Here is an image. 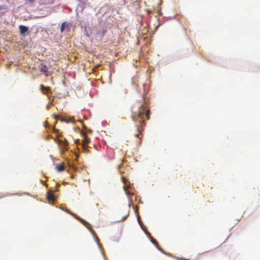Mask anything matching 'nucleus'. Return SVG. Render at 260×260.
Returning <instances> with one entry per match:
<instances>
[{"instance_id": "nucleus-8", "label": "nucleus", "mask_w": 260, "mask_h": 260, "mask_svg": "<svg viewBox=\"0 0 260 260\" xmlns=\"http://www.w3.org/2000/svg\"><path fill=\"white\" fill-rule=\"evenodd\" d=\"M56 169L58 172H62L64 170L65 167L63 164H61L56 166Z\"/></svg>"}, {"instance_id": "nucleus-5", "label": "nucleus", "mask_w": 260, "mask_h": 260, "mask_svg": "<svg viewBox=\"0 0 260 260\" xmlns=\"http://www.w3.org/2000/svg\"><path fill=\"white\" fill-rule=\"evenodd\" d=\"M40 89L43 94H47L48 92H49L50 87H45L43 85H41Z\"/></svg>"}, {"instance_id": "nucleus-27", "label": "nucleus", "mask_w": 260, "mask_h": 260, "mask_svg": "<svg viewBox=\"0 0 260 260\" xmlns=\"http://www.w3.org/2000/svg\"><path fill=\"white\" fill-rule=\"evenodd\" d=\"M84 148L85 149V152H88V149H86L85 147H84Z\"/></svg>"}, {"instance_id": "nucleus-9", "label": "nucleus", "mask_w": 260, "mask_h": 260, "mask_svg": "<svg viewBox=\"0 0 260 260\" xmlns=\"http://www.w3.org/2000/svg\"><path fill=\"white\" fill-rule=\"evenodd\" d=\"M69 145V143L68 142V141L65 139L64 141L62 143V149H63L64 150H67L68 149L67 148V146Z\"/></svg>"}, {"instance_id": "nucleus-6", "label": "nucleus", "mask_w": 260, "mask_h": 260, "mask_svg": "<svg viewBox=\"0 0 260 260\" xmlns=\"http://www.w3.org/2000/svg\"><path fill=\"white\" fill-rule=\"evenodd\" d=\"M47 199L49 201L53 202L54 201V194L50 192H48L47 194Z\"/></svg>"}, {"instance_id": "nucleus-28", "label": "nucleus", "mask_w": 260, "mask_h": 260, "mask_svg": "<svg viewBox=\"0 0 260 260\" xmlns=\"http://www.w3.org/2000/svg\"><path fill=\"white\" fill-rule=\"evenodd\" d=\"M138 221H139V222L140 223V224H141V223H142V221H141L139 219H138Z\"/></svg>"}, {"instance_id": "nucleus-17", "label": "nucleus", "mask_w": 260, "mask_h": 260, "mask_svg": "<svg viewBox=\"0 0 260 260\" xmlns=\"http://www.w3.org/2000/svg\"><path fill=\"white\" fill-rule=\"evenodd\" d=\"M122 181H123V182L124 183H125V184L126 183V179L124 177H122Z\"/></svg>"}, {"instance_id": "nucleus-19", "label": "nucleus", "mask_w": 260, "mask_h": 260, "mask_svg": "<svg viewBox=\"0 0 260 260\" xmlns=\"http://www.w3.org/2000/svg\"><path fill=\"white\" fill-rule=\"evenodd\" d=\"M73 216L75 218H76L77 219H78V218H80L79 216H78L76 214H75V213H73Z\"/></svg>"}, {"instance_id": "nucleus-26", "label": "nucleus", "mask_w": 260, "mask_h": 260, "mask_svg": "<svg viewBox=\"0 0 260 260\" xmlns=\"http://www.w3.org/2000/svg\"><path fill=\"white\" fill-rule=\"evenodd\" d=\"M60 120L62 121H66L64 118H61V119H60Z\"/></svg>"}, {"instance_id": "nucleus-31", "label": "nucleus", "mask_w": 260, "mask_h": 260, "mask_svg": "<svg viewBox=\"0 0 260 260\" xmlns=\"http://www.w3.org/2000/svg\"><path fill=\"white\" fill-rule=\"evenodd\" d=\"M57 186H60V185H59V184L58 183H57Z\"/></svg>"}, {"instance_id": "nucleus-16", "label": "nucleus", "mask_w": 260, "mask_h": 260, "mask_svg": "<svg viewBox=\"0 0 260 260\" xmlns=\"http://www.w3.org/2000/svg\"><path fill=\"white\" fill-rule=\"evenodd\" d=\"M176 259L177 260H188L187 259L183 257H176Z\"/></svg>"}, {"instance_id": "nucleus-11", "label": "nucleus", "mask_w": 260, "mask_h": 260, "mask_svg": "<svg viewBox=\"0 0 260 260\" xmlns=\"http://www.w3.org/2000/svg\"><path fill=\"white\" fill-rule=\"evenodd\" d=\"M78 220H79L81 222H82L84 225H85L86 224H87V222L84 220L83 219L79 218H78Z\"/></svg>"}, {"instance_id": "nucleus-1", "label": "nucleus", "mask_w": 260, "mask_h": 260, "mask_svg": "<svg viewBox=\"0 0 260 260\" xmlns=\"http://www.w3.org/2000/svg\"><path fill=\"white\" fill-rule=\"evenodd\" d=\"M145 109L142 108L139 112H135L132 115V118L134 121L137 122L139 124L137 125V131L139 133L135 135V137L139 138L143 131V128L145 126L144 121L143 120V113Z\"/></svg>"}, {"instance_id": "nucleus-25", "label": "nucleus", "mask_w": 260, "mask_h": 260, "mask_svg": "<svg viewBox=\"0 0 260 260\" xmlns=\"http://www.w3.org/2000/svg\"><path fill=\"white\" fill-rule=\"evenodd\" d=\"M68 122H74V121H72V119H70L69 121H67Z\"/></svg>"}, {"instance_id": "nucleus-24", "label": "nucleus", "mask_w": 260, "mask_h": 260, "mask_svg": "<svg viewBox=\"0 0 260 260\" xmlns=\"http://www.w3.org/2000/svg\"><path fill=\"white\" fill-rule=\"evenodd\" d=\"M4 9V7H3V6H0V11H1V10H2V9Z\"/></svg>"}, {"instance_id": "nucleus-21", "label": "nucleus", "mask_w": 260, "mask_h": 260, "mask_svg": "<svg viewBox=\"0 0 260 260\" xmlns=\"http://www.w3.org/2000/svg\"><path fill=\"white\" fill-rule=\"evenodd\" d=\"M53 131L54 133H58V130L54 128Z\"/></svg>"}, {"instance_id": "nucleus-18", "label": "nucleus", "mask_w": 260, "mask_h": 260, "mask_svg": "<svg viewBox=\"0 0 260 260\" xmlns=\"http://www.w3.org/2000/svg\"><path fill=\"white\" fill-rule=\"evenodd\" d=\"M54 117L55 119L58 120V119H59L60 116L59 115H55L54 116Z\"/></svg>"}, {"instance_id": "nucleus-22", "label": "nucleus", "mask_w": 260, "mask_h": 260, "mask_svg": "<svg viewBox=\"0 0 260 260\" xmlns=\"http://www.w3.org/2000/svg\"><path fill=\"white\" fill-rule=\"evenodd\" d=\"M28 1L30 3H32L34 2L35 0H28Z\"/></svg>"}, {"instance_id": "nucleus-4", "label": "nucleus", "mask_w": 260, "mask_h": 260, "mask_svg": "<svg viewBox=\"0 0 260 260\" xmlns=\"http://www.w3.org/2000/svg\"><path fill=\"white\" fill-rule=\"evenodd\" d=\"M85 226L90 231V232L91 233V234L96 238V240L97 242L99 243V240L98 239V237L96 236V234L93 230V229L91 227L90 224L87 222V224H86Z\"/></svg>"}, {"instance_id": "nucleus-15", "label": "nucleus", "mask_w": 260, "mask_h": 260, "mask_svg": "<svg viewBox=\"0 0 260 260\" xmlns=\"http://www.w3.org/2000/svg\"><path fill=\"white\" fill-rule=\"evenodd\" d=\"M128 216V214H127L126 215H125L124 216H123L120 220L121 221H123L124 220H125V219L127 217V216Z\"/></svg>"}, {"instance_id": "nucleus-12", "label": "nucleus", "mask_w": 260, "mask_h": 260, "mask_svg": "<svg viewBox=\"0 0 260 260\" xmlns=\"http://www.w3.org/2000/svg\"><path fill=\"white\" fill-rule=\"evenodd\" d=\"M151 241L152 242V243H153L154 244L156 245V246H157L158 243L155 239H154L152 237H151Z\"/></svg>"}, {"instance_id": "nucleus-30", "label": "nucleus", "mask_w": 260, "mask_h": 260, "mask_svg": "<svg viewBox=\"0 0 260 260\" xmlns=\"http://www.w3.org/2000/svg\"><path fill=\"white\" fill-rule=\"evenodd\" d=\"M73 213H73V212H71V213H70V214H71V215H72V216H73Z\"/></svg>"}, {"instance_id": "nucleus-23", "label": "nucleus", "mask_w": 260, "mask_h": 260, "mask_svg": "<svg viewBox=\"0 0 260 260\" xmlns=\"http://www.w3.org/2000/svg\"><path fill=\"white\" fill-rule=\"evenodd\" d=\"M79 142V140H75V143L78 144Z\"/></svg>"}, {"instance_id": "nucleus-10", "label": "nucleus", "mask_w": 260, "mask_h": 260, "mask_svg": "<svg viewBox=\"0 0 260 260\" xmlns=\"http://www.w3.org/2000/svg\"><path fill=\"white\" fill-rule=\"evenodd\" d=\"M41 71L44 73H47L48 72V69L46 66L42 64L41 67Z\"/></svg>"}, {"instance_id": "nucleus-2", "label": "nucleus", "mask_w": 260, "mask_h": 260, "mask_svg": "<svg viewBox=\"0 0 260 260\" xmlns=\"http://www.w3.org/2000/svg\"><path fill=\"white\" fill-rule=\"evenodd\" d=\"M142 107H143V109H145L144 111V112H145V111H146L145 112V116L147 118V119H150V110H146V107L145 106V105L144 104H142L141 105L139 109V110L137 111V112H139L140 111V110H142ZM143 116H144V113H143ZM144 118V116H143V118ZM143 120L144 121V120L143 119Z\"/></svg>"}, {"instance_id": "nucleus-32", "label": "nucleus", "mask_w": 260, "mask_h": 260, "mask_svg": "<svg viewBox=\"0 0 260 260\" xmlns=\"http://www.w3.org/2000/svg\"><path fill=\"white\" fill-rule=\"evenodd\" d=\"M80 122H83L82 120H80Z\"/></svg>"}, {"instance_id": "nucleus-20", "label": "nucleus", "mask_w": 260, "mask_h": 260, "mask_svg": "<svg viewBox=\"0 0 260 260\" xmlns=\"http://www.w3.org/2000/svg\"><path fill=\"white\" fill-rule=\"evenodd\" d=\"M65 211H66V212L67 213H69V214H70L71 213V211L70 210L68 209H66V210Z\"/></svg>"}, {"instance_id": "nucleus-7", "label": "nucleus", "mask_w": 260, "mask_h": 260, "mask_svg": "<svg viewBox=\"0 0 260 260\" xmlns=\"http://www.w3.org/2000/svg\"><path fill=\"white\" fill-rule=\"evenodd\" d=\"M90 140L89 137L86 136H84L83 142V147H85L90 142Z\"/></svg>"}, {"instance_id": "nucleus-3", "label": "nucleus", "mask_w": 260, "mask_h": 260, "mask_svg": "<svg viewBox=\"0 0 260 260\" xmlns=\"http://www.w3.org/2000/svg\"><path fill=\"white\" fill-rule=\"evenodd\" d=\"M19 29L20 30V34L22 36H24L26 34L29 33V29L27 26L22 25H20L19 26Z\"/></svg>"}, {"instance_id": "nucleus-13", "label": "nucleus", "mask_w": 260, "mask_h": 260, "mask_svg": "<svg viewBox=\"0 0 260 260\" xmlns=\"http://www.w3.org/2000/svg\"><path fill=\"white\" fill-rule=\"evenodd\" d=\"M64 27H65V22H63L62 23L61 26L60 28L61 31L62 32L64 30Z\"/></svg>"}, {"instance_id": "nucleus-29", "label": "nucleus", "mask_w": 260, "mask_h": 260, "mask_svg": "<svg viewBox=\"0 0 260 260\" xmlns=\"http://www.w3.org/2000/svg\"><path fill=\"white\" fill-rule=\"evenodd\" d=\"M158 249H159L160 251H161L163 252V250H162V249H161V248H158Z\"/></svg>"}, {"instance_id": "nucleus-14", "label": "nucleus", "mask_w": 260, "mask_h": 260, "mask_svg": "<svg viewBox=\"0 0 260 260\" xmlns=\"http://www.w3.org/2000/svg\"><path fill=\"white\" fill-rule=\"evenodd\" d=\"M56 142L58 143V145H62L63 141H62L60 140H57Z\"/></svg>"}]
</instances>
